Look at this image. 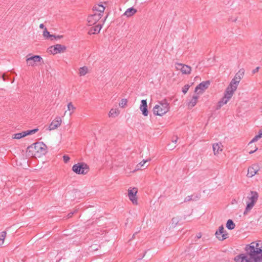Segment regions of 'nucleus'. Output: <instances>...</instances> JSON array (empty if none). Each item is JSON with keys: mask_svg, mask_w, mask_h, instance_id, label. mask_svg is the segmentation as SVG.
<instances>
[{"mask_svg": "<svg viewBox=\"0 0 262 262\" xmlns=\"http://www.w3.org/2000/svg\"><path fill=\"white\" fill-rule=\"evenodd\" d=\"M245 250V253L235 257L236 262H262V249L256 241L247 245Z\"/></svg>", "mask_w": 262, "mask_h": 262, "instance_id": "f257e3e1", "label": "nucleus"}, {"mask_svg": "<svg viewBox=\"0 0 262 262\" xmlns=\"http://www.w3.org/2000/svg\"><path fill=\"white\" fill-rule=\"evenodd\" d=\"M169 110V103L166 100L158 102L153 108V113L155 115L162 116L168 112Z\"/></svg>", "mask_w": 262, "mask_h": 262, "instance_id": "f03ea898", "label": "nucleus"}, {"mask_svg": "<svg viewBox=\"0 0 262 262\" xmlns=\"http://www.w3.org/2000/svg\"><path fill=\"white\" fill-rule=\"evenodd\" d=\"M236 91L227 86L225 90L223 98L218 102L216 110H220L224 105L226 104L233 96Z\"/></svg>", "mask_w": 262, "mask_h": 262, "instance_id": "7ed1b4c3", "label": "nucleus"}, {"mask_svg": "<svg viewBox=\"0 0 262 262\" xmlns=\"http://www.w3.org/2000/svg\"><path fill=\"white\" fill-rule=\"evenodd\" d=\"M245 73L244 69H241L237 73H236L234 78L231 80L228 86L234 90H236L241 80L243 78Z\"/></svg>", "mask_w": 262, "mask_h": 262, "instance_id": "20e7f679", "label": "nucleus"}, {"mask_svg": "<svg viewBox=\"0 0 262 262\" xmlns=\"http://www.w3.org/2000/svg\"><path fill=\"white\" fill-rule=\"evenodd\" d=\"M72 170L78 174H86L89 171V166L83 162L78 163L72 167Z\"/></svg>", "mask_w": 262, "mask_h": 262, "instance_id": "39448f33", "label": "nucleus"}, {"mask_svg": "<svg viewBox=\"0 0 262 262\" xmlns=\"http://www.w3.org/2000/svg\"><path fill=\"white\" fill-rule=\"evenodd\" d=\"M258 193L256 191H251L250 196L248 198L249 201L247 203L246 209L244 212V214H247L253 207L255 203L258 200Z\"/></svg>", "mask_w": 262, "mask_h": 262, "instance_id": "423d86ee", "label": "nucleus"}, {"mask_svg": "<svg viewBox=\"0 0 262 262\" xmlns=\"http://www.w3.org/2000/svg\"><path fill=\"white\" fill-rule=\"evenodd\" d=\"M34 148L35 152L39 155H45L47 152V146L42 142H37L30 146Z\"/></svg>", "mask_w": 262, "mask_h": 262, "instance_id": "0eeeda50", "label": "nucleus"}, {"mask_svg": "<svg viewBox=\"0 0 262 262\" xmlns=\"http://www.w3.org/2000/svg\"><path fill=\"white\" fill-rule=\"evenodd\" d=\"M27 64L28 66L34 67L36 65L37 62H42V57L39 55H34L30 57H27Z\"/></svg>", "mask_w": 262, "mask_h": 262, "instance_id": "6e6552de", "label": "nucleus"}, {"mask_svg": "<svg viewBox=\"0 0 262 262\" xmlns=\"http://www.w3.org/2000/svg\"><path fill=\"white\" fill-rule=\"evenodd\" d=\"M67 49V47L60 44H57L56 45L51 46L50 48V51L53 54H56L57 53H60L62 52H64Z\"/></svg>", "mask_w": 262, "mask_h": 262, "instance_id": "1a4fd4ad", "label": "nucleus"}, {"mask_svg": "<svg viewBox=\"0 0 262 262\" xmlns=\"http://www.w3.org/2000/svg\"><path fill=\"white\" fill-rule=\"evenodd\" d=\"M101 17L100 14H97V13L89 15L87 18L88 25L89 26L95 25Z\"/></svg>", "mask_w": 262, "mask_h": 262, "instance_id": "9d476101", "label": "nucleus"}, {"mask_svg": "<svg viewBox=\"0 0 262 262\" xmlns=\"http://www.w3.org/2000/svg\"><path fill=\"white\" fill-rule=\"evenodd\" d=\"M215 235L220 241H223L228 237V234L225 231L223 225L219 227V229L215 232Z\"/></svg>", "mask_w": 262, "mask_h": 262, "instance_id": "9b49d317", "label": "nucleus"}, {"mask_svg": "<svg viewBox=\"0 0 262 262\" xmlns=\"http://www.w3.org/2000/svg\"><path fill=\"white\" fill-rule=\"evenodd\" d=\"M137 191V189L135 187L129 188L128 190V196L129 200L134 204L136 205L138 204L137 199L136 198Z\"/></svg>", "mask_w": 262, "mask_h": 262, "instance_id": "f8f14e48", "label": "nucleus"}, {"mask_svg": "<svg viewBox=\"0 0 262 262\" xmlns=\"http://www.w3.org/2000/svg\"><path fill=\"white\" fill-rule=\"evenodd\" d=\"M209 81H203L200 83L195 89V92L197 94H202L209 86Z\"/></svg>", "mask_w": 262, "mask_h": 262, "instance_id": "ddd939ff", "label": "nucleus"}, {"mask_svg": "<svg viewBox=\"0 0 262 262\" xmlns=\"http://www.w3.org/2000/svg\"><path fill=\"white\" fill-rule=\"evenodd\" d=\"M176 68L177 70H180L183 74H189L190 73L191 68L190 66L182 63H177Z\"/></svg>", "mask_w": 262, "mask_h": 262, "instance_id": "4468645a", "label": "nucleus"}, {"mask_svg": "<svg viewBox=\"0 0 262 262\" xmlns=\"http://www.w3.org/2000/svg\"><path fill=\"white\" fill-rule=\"evenodd\" d=\"M259 170L258 164H253L250 166L248 169L247 177L252 178L256 174Z\"/></svg>", "mask_w": 262, "mask_h": 262, "instance_id": "2eb2a0df", "label": "nucleus"}, {"mask_svg": "<svg viewBox=\"0 0 262 262\" xmlns=\"http://www.w3.org/2000/svg\"><path fill=\"white\" fill-rule=\"evenodd\" d=\"M62 120L60 117H56L49 126L50 130H54L60 126Z\"/></svg>", "mask_w": 262, "mask_h": 262, "instance_id": "dca6fc26", "label": "nucleus"}, {"mask_svg": "<svg viewBox=\"0 0 262 262\" xmlns=\"http://www.w3.org/2000/svg\"><path fill=\"white\" fill-rule=\"evenodd\" d=\"M212 148L214 155L215 156L220 154L223 150V146L221 143L213 144Z\"/></svg>", "mask_w": 262, "mask_h": 262, "instance_id": "f3484780", "label": "nucleus"}, {"mask_svg": "<svg viewBox=\"0 0 262 262\" xmlns=\"http://www.w3.org/2000/svg\"><path fill=\"white\" fill-rule=\"evenodd\" d=\"M198 98L199 96L197 95H194L192 98L188 100L187 105L189 109H191L196 105Z\"/></svg>", "mask_w": 262, "mask_h": 262, "instance_id": "a211bd4d", "label": "nucleus"}, {"mask_svg": "<svg viewBox=\"0 0 262 262\" xmlns=\"http://www.w3.org/2000/svg\"><path fill=\"white\" fill-rule=\"evenodd\" d=\"M104 9L105 7L101 4L96 5L93 7V11L94 13H97V14H100L101 16H102Z\"/></svg>", "mask_w": 262, "mask_h": 262, "instance_id": "6ab92c4d", "label": "nucleus"}, {"mask_svg": "<svg viewBox=\"0 0 262 262\" xmlns=\"http://www.w3.org/2000/svg\"><path fill=\"white\" fill-rule=\"evenodd\" d=\"M140 109L144 116H147L148 114L146 100H142Z\"/></svg>", "mask_w": 262, "mask_h": 262, "instance_id": "aec40b11", "label": "nucleus"}, {"mask_svg": "<svg viewBox=\"0 0 262 262\" xmlns=\"http://www.w3.org/2000/svg\"><path fill=\"white\" fill-rule=\"evenodd\" d=\"M101 29V25L100 24H98L95 25V26H94L93 27L91 28L89 31V33L90 34H95L99 33Z\"/></svg>", "mask_w": 262, "mask_h": 262, "instance_id": "412c9836", "label": "nucleus"}, {"mask_svg": "<svg viewBox=\"0 0 262 262\" xmlns=\"http://www.w3.org/2000/svg\"><path fill=\"white\" fill-rule=\"evenodd\" d=\"M137 12V10L133 7L127 9L123 13V15L127 17H130Z\"/></svg>", "mask_w": 262, "mask_h": 262, "instance_id": "4be33fe9", "label": "nucleus"}, {"mask_svg": "<svg viewBox=\"0 0 262 262\" xmlns=\"http://www.w3.org/2000/svg\"><path fill=\"white\" fill-rule=\"evenodd\" d=\"M90 72L89 68L86 66H83L79 69L78 75L80 76H85Z\"/></svg>", "mask_w": 262, "mask_h": 262, "instance_id": "5701e85b", "label": "nucleus"}, {"mask_svg": "<svg viewBox=\"0 0 262 262\" xmlns=\"http://www.w3.org/2000/svg\"><path fill=\"white\" fill-rule=\"evenodd\" d=\"M43 36L46 38H50L51 40H53L56 38V36L54 35H51L50 32L47 30V28H45L43 31Z\"/></svg>", "mask_w": 262, "mask_h": 262, "instance_id": "b1692460", "label": "nucleus"}, {"mask_svg": "<svg viewBox=\"0 0 262 262\" xmlns=\"http://www.w3.org/2000/svg\"><path fill=\"white\" fill-rule=\"evenodd\" d=\"M119 111L117 108H112L109 112V116L111 117H115L119 114Z\"/></svg>", "mask_w": 262, "mask_h": 262, "instance_id": "393cba45", "label": "nucleus"}, {"mask_svg": "<svg viewBox=\"0 0 262 262\" xmlns=\"http://www.w3.org/2000/svg\"><path fill=\"white\" fill-rule=\"evenodd\" d=\"M262 138V129H260L258 132V135H256L249 142L251 144L253 142H256L259 139Z\"/></svg>", "mask_w": 262, "mask_h": 262, "instance_id": "a878e982", "label": "nucleus"}, {"mask_svg": "<svg viewBox=\"0 0 262 262\" xmlns=\"http://www.w3.org/2000/svg\"><path fill=\"white\" fill-rule=\"evenodd\" d=\"M226 227L229 230H232L235 228V225L232 220H228L226 224Z\"/></svg>", "mask_w": 262, "mask_h": 262, "instance_id": "bb28decb", "label": "nucleus"}, {"mask_svg": "<svg viewBox=\"0 0 262 262\" xmlns=\"http://www.w3.org/2000/svg\"><path fill=\"white\" fill-rule=\"evenodd\" d=\"M26 137V134L25 132H23L20 133L14 134L12 135V138L13 139H19L23 137Z\"/></svg>", "mask_w": 262, "mask_h": 262, "instance_id": "cd10ccee", "label": "nucleus"}, {"mask_svg": "<svg viewBox=\"0 0 262 262\" xmlns=\"http://www.w3.org/2000/svg\"><path fill=\"white\" fill-rule=\"evenodd\" d=\"M6 235L7 233L6 231H2L0 233V246L4 244Z\"/></svg>", "mask_w": 262, "mask_h": 262, "instance_id": "c85d7f7f", "label": "nucleus"}, {"mask_svg": "<svg viewBox=\"0 0 262 262\" xmlns=\"http://www.w3.org/2000/svg\"><path fill=\"white\" fill-rule=\"evenodd\" d=\"M68 110L69 111H72V112L70 113V115H71L73 113L74 111L75 110V107L73 105L72 102H70L68 104Z\"/></svg>", "mask_w": 262, "mask_h": 262, "instance_id": "c756f323", "label": "nucleus"}, {"mask_svg": "<svg viewBox=\"0 0 262 262\" xmlns=\"http://www.w3.org/2000/svg\"><path fill=\"white\" fill-rule=\"evenodd\" d=\"M38 129L37 128H36V129H33L32 130H27V131H24V132H25V133L26 136L27 135H31V134L36 133L38 131Z\"/></svg>", "mask_w": 262, "mask_h": 262, "instance_id": "7c9ffc66", "label": "nucleus"}, {"mask_svg": "<svg viewBox=\"0 0 262 262\" xmlns=\"http://www.w3.org/2000/svg\"><path fill=\"white\" fill-rule=\"evenodd\" d=\"M127 100L126 99H122L120 102L119 105L121 107H124L127 104Z\"/></svg>", "mask_w": 262, "mask_h": 262, "instance_id": "2f4dec72", "label": "nucleus"}, {"mask_svg": "<svg viewBox=\"0 0 262 262\" xmlns=\"http://www.w3.org/2000/svg\"><path fill=\"white\" fill-rule=\"evenodd\" d=\"M150 161V159H147L146 160H143L142 162H141L140 163H139V165H141V167H144L145 164H146V163H147V162L148 161Z\"/></svg>", "mask_w": 262, "mask_h": 262, "instance_id": "473e14b6", "label": "nucleus"}, {"mask_svg": "<svg viewBox=\"0 0 262 262\" xmlns=\"http://www.w3.org/2000/svg\"><path fill=\"white\" fill-rule=\"evenodd\" d=\"M189 88V85L187 84V85H184V86L182 89V92L184 94H186Z\"/></svg>", "mask_w": 262, "mask_h": 262, "instance_id": "72a5a7b5", "label": "nucleus"}, {"mask_svg": "<svg viewBox=\"0 0 262 262\" xmlns=\"http://www.w3.org/2000/svg\"><path fill=\"white\" fill-rule=\"evenodd\" d=\"M63 159L65 163H67L70 160V157L67 155H64L63 156Z\"/></svg>", "mask_w": 262, "mask_h": 262, "instance_id": "f704fd0d", "label": "nucleus"}, {"mask_svg": "<svg viewBox=\"0 0 262 262\" xmlns=\"http://www.w3.org/2000/svg\"><path fill=\"white\" fill-rule=\"evenodd\" d=\"M191 200H192V196L191 195H188V196H186L185 198L184 202H186L190 201Z\"/></svg>", "mask_w": 262, "mask_h": 262, "instance_id": "c9c22d12", "label": "nucleus"}, {"mask_svg": "<svg viewBox=\"0 0 262 262\" xmlns=\"http://www.w3.org/2000/svg\"><path fill=\"white\" fill-rule=\"evenodd\" d=\"M141 168V165H139V164H137L136 166V168L135 169V170L133 171V172H135L139 169H140V168Z\"/></svg>", "mask_w": 262, "mask_h": 262, "instance_id": "e433bc0d", "label": "nucleus"}, {"mask_svg": "<svg viewBox=\"0 0 262 262\" xmlns=\"http://www.w3.org/2000/svg\"><path fill=\"white\" fill-rule=\"evenodd\" d=\"M257 243H258V245L260 247V249H262V241H257Z\"/></svg>", "mask_w": 262, "mask_h": 262, "instance_id": "4c0bfd02", "label": "nucleus"}, {"mask_svg": "<svg viewBox=\"0 0 262 262\" xmlns=\"http://www.w3.org/2000/svg\"><path fill=\"white\" fill-rule=\"evenodd\" d=\"M257 149H258V148L256 147L254 150H252L250 151L249 152V154H252L255 152Z\"/></svg>", "mask_w": 262, "mask_h": 262, "instance_id": "58836bf2", "label": "nucleus"}, {"mask_svg": "<svg viewBox=\"0 0 262 262\" xmlns=\"http://www.w3.org/2000/svg\"><path fill=\"white\" fill-rule=\"evenodd\" d=\"M259 67L256 68L255 69H254L253 70L252 73H255L257 72L258 71V70H259Z\"/></svg>", "mask_w": 262, "mask_h": 262, "instance_id": "ea45409f", "label": "nucleus"}, {"mask_svg": "<svg viewBox=\"0 0 262 262\" xmlns=\"http://www.w3.org/2000/svg\"><path fill=\"white\" fill-rule=\"evenodd\" d=\"M39 28H40V29H45V26H44V25H43V24H40V25H39Z\"/></svg>", "mask_w": 262, "mask_h": 262, "instance_id": "a19ab883", "label": "nucleus"}, {"mask_svg": "<svg viewBox=\"0 0 262 262\" xmlns=\"http://www.w3.org/2000/svg\"><path fill=\"white\" fill-rule=\"evenodd\" d=\"M172 223H174L175 222V223H176V224H177L178 221H177V219H174V218H173V219H172Z\"/></svg>", "mask_w": 262, "mask_h": 262, "instance_id": "79ce46f5", "label": "nucleus"}, {"mask_svg": "<svg viewBox=\"0 0 262 262\" xmlns=\"http://www.w3.org/2000/svg\"><path fill=\"white\" fill-rule=\"evenodd\" d=\"M62 35H58V36H56V38L55 39H60L62 37Z\"/></svg>", "mask_w": 262, "mask_h": 262, "instance_id": "37998d69", "label": "nucleus"}, {"mask_svg": "<svg viewBox=\"0 0 262 262\" xmlns=\"http://www.w3.org/2000/svg\"><path fill=\"white\" fill-rule=\"evenodd\" d=\"M177 140H178V137H176V139H172V142L176 144L177 142Z\"/></svg>", "mask_w": 262, "mask_h": 262, "instance_id": "c03bdc74", "label": "nucleus"}, {"mask_svg": "<svg viewBox=\"0 0 262 262\" xmlns=\"http://www.w3.org/2000/svg\"><path fill=\"white\" fill-rule=\"evenodd\" d=\"M202 236V235L201 233H198L197 235H196V237L197 238H200Z\"/></svg>", "mask_w": 262, "mask_h": 262, "instance_id": "a18cd8bd", "label": "nucleus"}, {"mask_svg": "<svg viewBox=\"0 0 262 262\" xmlns=\"http://www.w3.org/2000/svg\"><path fill=\"white\" fill-rule=\"evenodd\" d=\"M73 214V212H70L68 214V217H71Z\"/></svg>", "mask_w": 262, "mask_h": 262, "instance_id": "49530a36", "label": "nucleus"}, {"mask_svg": "<svg viewBox=\"0 0 262 262\" xmlns=\"http://www.w3.org/2000/svg\"><path fill=\"white\" fill-rule=\"evenodd\" d=\"M2 77H3V80H5V75H3Z\"/></svg>", "mask_w": 262, "mask_h": 262, "instance_id": "de8ad7c7", "label": "nucleus"}, {"mask_svg": "<svg viewBox=\"0 0 262 262\" xmlns=\"http://www.w3.org/2000/svg\"><path fill=\"white\" fill-rule=\"evenodd\" d=\"M174 147H176V146H174V147H169V149H173Z\"/></svg>", "mask_w": 262, "mask_h": 262, "instance_id": "09e8293b", "label": "nucleus"}]
</instances>
